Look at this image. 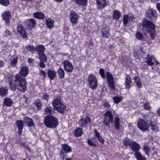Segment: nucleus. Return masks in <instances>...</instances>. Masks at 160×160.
Segmentation results:
<instances>
[{"label":"nucleus","instance_id":"obj_40","mask_svg":"<svg viewBox=\"0 0 160 160\" xmlns=\"http://www.w3.org/2000/svg\"><path fill=\"white\" fill-rule=\"evenodd\" d=\"M36 49V50L38 52V53L44 52L45 50V48L44 46L42 45L37 46Z\"/></svg>","mask_w":160,"mask_h":160},{"label":"nucleus","instance_id":"obj_15","mask_svg":"<svg viewBox=\"0 0 160 160\" xmlns=\"http://www.w3.org/2000/svg\"><path fill=\"white\" fill-rule=\"evenodd\" d=\"M130 148L131 150L135 152H138L140 149L141 147L140 145L135 141H132Z\"/></svg>","mask_w":160,"mask_h":160},{"label":"nucleus","instance_id":"obj_10","mask_svg":"<svg viewBox=\"0 0 160 160\" xmlns=\"http://www.w3.org/2000/svg\"><path fill=\"white\" fill-rule=\"evenodd\" d=\"M64 70L68 72H71L73 69V66L72 63L68 60H64L62 63Z\"/></svg>","mask_w":160,"mask_h":160},{"label":"nucleus","instance_id":"obj_22","mask_svg":"<svg viewBox=\"0 0 160 160\" xmlns=\"http://www.w3.org/2000/svg\"><path fill=\"white\" fill-rule=\"evenodd\" d=\"M109 31V28L107 26L102 29L101 32L102 35L104 38H107L109 37L110 35Z\"/></svg>","mask_w":160,"mask_h":160},{"label":"nucleus","instance_id":"obj_51","mask_svg":"<svg viewBox=\"0 0 160 160\" xmlns=\"http://www.w3.org/2000/svg\"><path fill=\"white\" fill-rule=\"evenodd\" d=\"M12 60L11 63V65L13 67H14L15 66L17 63V59L16 58H14L13 59V58H12Z\"/></svg>","mask_w":160,"mask_h":160},{"label":"nucleus","instance_id":"obj_60","mask_svg":"<svg viewBox=\"0 0 160 160\" xmlns=\"http://www.w3.org/2000/svg\"><path fill=\"white\" fill-rule=\"evenodd\" d=\"M143 119L147 122H148L149 121V119H148L149 117L147 116H144L143 117Z\"/></svg>","mask_w":160,"mask_h":160},{"label":"nucleus","instance_id":"obj_23","mask_svg":"<svg viewBox=\"0 0 160 160\" xmlns=\"http://www.w3.org/2000/svg\"><path fill=\"white\" fill-rule=\"evenodd\" d=\"M23 122L26 126L29 127H31L33 125L32 120L31 118L28 117L25 118Z\"/></svg>","mask_w":160,"mask_h":160},{"label":"nucleus","instance_id":"obj_31","mask_svg":"<svg viewBox=\"0 0 160 160\" xmlns=\"http://www.w3.org/2000/svg\"><path fill=\"white\" fill-rule=\"evenodd\" d=\"M114 125L115 128L117 130L120 128V119L118 117H116L114 120Z\"/></svg>","mask_w":160,"mask_h":160},{"label":"nucleus","instance_id":"obj_64","mask_svg":"<svg viewBox=\"0 0 160 160\" xmlns=\"http://www.w3.org/2000/svg\"><path fill=\"white\" fill-rule=\"evenodd\" d=\"M4 66V63L2 61L0 60V68Z\"/></svg>","mask_w":160,"mask_h":160},{"label":"nucleus","instance_id":"obj_21","mask_svg":"<svg viewBox=\"0 0 160 160\" xmlns=\"http://www.w3.org/2000/svg\"><path fill=\"white\" fill-rule=\"evenodd\" d=\"M44 112L45 115L49 116L52 115L54 113V111L52 107H48L44 110Z\"/></svg>","mask_w":160,"mask_h":160},{"label":"nucleus","instance_id":"obj_32","mask_svg":"<svg viewBox=\"0 0 160 160\" xmlns=\"http://www.w3.org/2000/svg\"><path fill=\"white\" fill-rule=\"evenodd\" d=\"M34 105L37 108V110H40L41 109V108L42 106V104L41 102V101L38 99H37L35 100L34 102Z\"/></svg>","mask_w":160,"mask_h":160},{"label":"nucleus","instance_id":"obj_14","mask_svg":"<svg viewBox=\"0 0 160 160\" xmlns=\"http://www.w3.org/2000/svg\"><path fill=\"white\" fill-rule=\"evenodd\" d=\"M134 19V16L133 15L130 14L124 15L123 21V24L126 25L128 22L133 21Z\"/></svg>","mask_w":160,"mask_h":160},{"label":"nucleus","instance_id":"obj_13","mask_svg":"<svg viewBox=\"0 0 160 160\" xmlns=\"http://www.w3.org/2000/svg\"><path fill=\"white\" fill-rule=\"evenodd\" d=\"M70 17L71 22L75 24L77 22L79 16L75 11H72L70 12Z\"/></svg>","mask_w":160,"mask_h":160},{"label":"nucleus","instance_id":"obj_20","mask_svg":"<svg viewBox=\"0 0 160 160\" xmlns=\"http://www.w3.org/2000/svg\"><path fill=\"white\" fill-rule=\"evenodd\" d=\"M33 16L35 18L39 19H43L45 18V15L41 12H34Z\"/></svg>","mask_w":160,"mask_h":160},{"label":"nucleus","instance_id":"obj_3","mask_svg":"<svg viewBox=\"0 0 160 160\" xmlns=\"http://www.w3.org/2000/svg\"><path fill=\"white\" fill-rule=\"evenodd\" d=\"M9 87L10 89L15 91L16 88L19 90V86H20V74H17L15 78L10 76L8 78Z\"/></svg>","mask_w":160,"mask_h":160},{"label":"nucleus","instance_id":"obj_29","mask_svg":"<svg viewBox=\"0 0 160 160\" xmlns=\"http://www.w3.org/2000/svg\"><path fill=\"white\" fill-rule=\"evenodd\" d=\"M150 126L151 127V129L152 131L156 132L158 131V126L155 122L150 121Z\"/></svg>","mask_w":160,"mask_h":160},{"label":"nucleus","instance_id":"obj_50","mask_svg":"<svg viewBox=\"0 0 160 160\" xmlns=\"http://www.w3.org/2000/svg\"><path fill=\"white\" fill-rule=\"evenodd\" d=\"M88 145H90L92 147H96L97 145L96 143L93 142L90 139H88Z\"/></svg>","mask_w":160,"mask_h":160},{"label":"nucleus","instance_id":"obj_12","mask_svg":"<svg viewBox=\"0 0 160 160\" xmlns=\"http://www.w3.org/2000/svg\"><path fill=\"white\" fill-rule=\"evenodd\" d=\"M2 16L6 24H8L10 22V18L11 17L10 12L9 11L3 12L2 13Z\"/></svg>","mask_w":160,"mask_h":160},{"label":"nucleus","instance_id":"obj_34","mask_svg":"<svg viewBox=\"0 0 160 160\" xmlns=\"http://www.w3.org/2000/svg\"><path fill=\"white\" fill-rule=\"evenodd\" d=\"M62 148H63V150L64 151L66 152L67 153L70 152H71V148L67 144H63L62 145Z\"/></svg>","mask_w":160,"mask_h":160},{"label":"nucleus","instance_id":"obj_6","mask_svg":"<svg viewBox=\"0 0 160 160\" xmlns=\"http://www.w3.org/2000/svg\"><path fill=\"white\" fill-rule=\"evenodd\" d=\"M137 126L139 129L142 132H146L148 130L149 124L147 123L143 119L139 118Z\"/></svg>","mask_w":160,"mask_h":160},{"label":"nucleus","instance_id":"obj_28","mask_svg":"<svg viewBox=\"0 0 160 160\" xmlns=\"http://www.w3.org/2000/svg\"><path fill=\"white\" fill-rule=\"evenodd\" d=\"M3 103L5 106L9 107L12 104L13 101L10 98H7L4 99Z\"/></svg>","mask_w":160,"mask_h":160},{"label":"nucleus","instance_id":"obj_11","mask_svg":"<svg viewBox=\"0 0 160 160\" xmlns=\"http://www.w3.org/2000/svg\"><path fill=\"white\" fill-rule=\"evenodd\" d=\"M106 78L109 83V86L111 89H114V86L113 82V78L111 74L109 72H107L106 73Z\"/></svg>","mask_w":160,"mask_h":160},{"label":"nucleus","instance_id":"obj_45","mask_svg":"<svg viewBox=\"0 0 160 160\" xmlns=\"http://www.w3.org/2000/svg\"><path fill=\"white\" fill-rule=\"evenodd\" d=\"M131 142L132 141H131L128 138H125L123 141V144L126 147H127L128 145L130 147Z\"/></svg>","mask_w":160,"mask_h":160},{"label":"nucleus","instance_id":"obj_2","mask_svg":"<svg viewBox=\"0 0 160 160\" xmlns=\"http://www.w3.org/2000/svg\"><path fill=\"white\" fill-rule=\"evenodd\" d=\"M52 103L55 110L62 114L65 112L66 107L62 101L61 96L60 94H58L55 97Z\"/></svg>","mask_w":160,"mask_h":160},{"label":"nucleus","instance_id":"obj_5","mask_svg":"<svg viewBox=\"0 0 160 160\" xmlns=\"http://www.w3.org/2000/svg\"><path fill=\"white\" fill-rule=\"evenodd\" d=\"M104 118L103 119V125L109 128H110V123L113 122V117L111 111H107L104 114Z\"/></svg>","mask_w":160,"mask_h":160},{"label":"nucleus","instance_id":"obj_7","mask_svg":"<svg viewBox=\"0 0 160 160\" xmlns=\"http://www.w3.org/2000/svg\"><path fill=\"white\" fill-rule=\"evenodd\" d=\"M88 82L90 87L93 89L96 88L98 86V81L95 75L90 74L88 77Z\"/></svg>","mask_w":160,"mask_h":160},{"label":"nucleus","instance_id":"obj_56","mask_svg":"<svg viewBox=\"0 0 160 160\" xmlns=\"http://www.w3.org/2000/svg\"><path fill=\"white\" fill-rule=\"evenodd\" d=\"M94 132L95 134L96 137L98 138L101 136H100V134L96 130H94Z\"/></svg>","mask_w":160,"mask_h":160},{"label":"nucleus","instance_id":"obj_37","mask_svg":"<svg viewBox=\"0 0 160 160\" xmlns=\"http://www.w3.org/2000/svg\"><path fill=\"white\" fill-rule=\"evenodd\" d=\"M134 80L137 87L139 88H141L142 87V85L140 78L139 77L135 76L134 78Z\"/></svg>","mask_w":160,"mask_h":160},{"label":"nucleus","instance_id":"obj_4","mask_svg":"<svg viewBox=\"0 0 160 160\" xmlns=\"http://www.w3.org/2000/svg\"><path fill=\"white\" fill-rule=\"evenodd\" d=\"M44 121L45 126L48 128H56L58 125L57 119L53 116L46 117Z\"/></svg>","mask_w":160,"mask_h":160},{"label":"nucleus","instance_id":"obj_55","mask_svg":"<svg viewBox=\"0 0 160 160\" xmlns=\"http://www.w3.org/2000/svg\"><path fill=\"white\" fill-rule=\"evenodd\" d=\"M103 106L104 108H109L110 107V105L108 102H105L103 104Z\"/></svg>","mask_w":160,"mask_h":160},{"label":"nucleus","instance_id":"obj_1","mask_svg":"<svg viewBox=\"0 0 160 160\" xmlns=\"http://www.w3.org/2000/svg\"><path fill=\"white\" fill-rule=\"evenodd\" d=\"M142 30L144 33L147 32L150 34V37L152 39L156 36L155 31V25L152 22L146 20L142 22Z\"/></svg>","mask_w":160,"mask_h":160},{"label":"nucleus","instance_id":"obj_33","mask_svg":"<svg viewBox=\"0 0 160 160\" xmlns=\"http://www.w3.org/2000/svg\"><path fill=\"white\" fill-rule=\"evenodd\" d=\"M83 133L82 129L80 127L76 128L74 132V134L76 137H78L81 136Z\"/></svg>","mask_w":160,"mask_h":160},{"label":"nucleus","instance_id":"obj_30","mask_svg":"<svg viewBox=\"0 0 160 160\" xmlns=\"http://www.w3.org/2000/svg\"><path fill=\"white\" fill-rule=\"evenodd\" d=\"M134 155L137 160H146V158L143 156L139 152H135Z\"/></svg>","mask_w":160,"mask_h":160},{"label":"nucleus","instance_id":"obj_41","mask_svg":"<svg viewBox=\"0 0 160 160\" xmlns=\"http://www.w3.org/2000/svg\"><path fill=\"white\" fill-rule=\"evenodd\" d=\"M21 35L24 38L28 37L26 31L22 26H21Z\"/></svg>","mask_w":160,"mask_h":160},{"label":"nucleus","instance_id":"obj_26","mask_svg":"<svg viewBox=\"0 0 160 160\" xmlns=\"http://www.w3.org/2000/svg\"><path fill=\"white\" fill-rule=\"evenodd\" d=\"M54 21L50 19H48L46 21V24L49 29H51L54 27Z\"/></svg>","mask_w":160,"mask_h":160},{"label":"nucleus","instance_id":"obj_17","mask_svg":"<svg viewBox=\"0 0 160 160\" xmlns=\"http://www.w3.org/2000/svg\"><path fill=\"white\" fill-rule=\"evenodd\" d=\"M29 72L28 67L26 66H22L21 68V76L26 77L28 75Z\"/></svg>","mask_w":160,"mask_h":160},{"label":"nucleus","instance_id":"obj_54","mask_svg":"<svg viewBox=\"0 0 160 160\" xmlns=\"http://www.w3.org/2000/svg\"><path fill=\"white\" fill-rule=\"evenodd\" d=\"M64 152V150L62 149L60 151V156L62 158H63L65 157Z\"/></svg>","mask_w":160,"mask_h":160},{"label":"nucleus","instance_id":"obj_62","mask_svg":"<svg viewBox=\"0 0 160 160\" xmlns=\"http://www.w3.org/2000/svg\"><path fill=\"white\" fill-rule=\"evenodd\" d=\"M156 6L158 10L160 12V3H156Z\"/></svg>","mask_w":160,"mask_h":160},{"label":"nucleus","instance_id":"obj_36","mask_svg":"<svg viewBox=\"0 0 160 160\" xmlns=\"http://www.w3.org/2000/svg\"><path fill=\"white\" fill-rule=\"evenodd\" d=\"M57 72L60 78L62 79L64 77L65 72L62 68H61L59 69L57 71Z\"/></svg>","mask_w":160,"mask_h":160},{"label":"nucleus","instance_id":"obj_43","mask_svg":"<svg viewBox=\"0 0 160 160\" xmlns=\"http://www.w3.org/2000/svg\"><path fill=\"white\" fill-rule=\"evenodd\" d=\"M113 99L114 103L118 104L121 101L122 97H113Z\"/></svg>","mask_w":160,"mask_h":160},{"label":"nucleus","instance_id":"obj_52","mask_svg":"<svg viewBox=\"0 0 160 160\" xmlns=\"http://www.w3.org/2000/svg\"><path fill=\"white\" fill-rule=\"evenodd\" d=\"M39 74L41 76H43L44 78H45L47 75L46 72L42 70L39 71Z\"/></svg>","mask_w":160,"mask_h":160},{"label":"nucleus","instance_id":"obj_46","mask_svg":"<svg viewBox=\"0 0 160 160\" xmlns=\"http://www.w3.org/2000/svg\"><path fill=\"white\" fill-rule=\"evenodd\" d=\"M0 4L4 6H7L9 4V0H0Z\"/></svg>","mask_w":160,"mask_h":160},{"label":"nucleus","instance_id":"obj_48","mask_svg":"<svg viewBox=\"0 0 160 160\" xmlns=\"http://www.w3.org/2000/svg\"><path fill=\"white\" fill-rule=\"evenodd\" d=\"M99 73L101 77L103 78H105V73L104 70L102 68H101L99 70Z\"/></svg>","mask_w":160,"mask_h":160},{"label":"nucleus","instance_id":"obj_16","mask_svg":"<svg viewBox=\"0 0 160 160\" xmlns=\"http://www.w3.org/2000/svg\"><path fill=\"white\" fill-rule=\"evenodd\" d=\"M27 27L29 29H32L35 26L36 24V20L33 18L29 19L26 20Z\"/></svg>","mask_w":160,"mask_h":160},{"label":"nucleus","instance_id":"obj_44","mask_svg":"<svg viewBox=\"0 0 160 160\" xmlns=\"http://www.w3.org/2000/svg\"><path fill=\"white\" fill-rule=\"evenodd\" d=\"M143 150L146 155L149 156L150 149L148 146H144L143 148Z\"/></svg>","mask_w":160,"mask_h":160},{"label":"nucleus","instance_id":"obj_35","mask_svg":"<svg viewBox=\"0 0 160 160\" xmlns=\"http://www.w3.org/2000/svg\"><path fill=\"white\" fill-rule=\"evenodd\" d=\"M73 1L79 5L85 6L87 4V0H73Z\"/></svg>","mask_w":160,"mask_h":160},{"label":"nucleus","instance_id":"obj_39","mask_svg":"<svg viewBox=\"0 0 160 160\" xmlns=\"http://www.w3.org/2000/svg\"><path fill=\"white\" fill-rule=\"evenodd\" d=\"M97 3L101 7L104 8L106 6L105 0H97Z\"/></svg>","mask_w":160,"mask_h":160},{"label":"nucleus","instance_id":"obj_19","mask_svg":"<svg viewBox=\"0 0 160 160\" xmlns=\"http://www.w3.org/2000/svg\"><path fill=\"white\" fill-rule=\"evenodd\" d=\"M47 73L48 78L51 80H53L57 76L56 72L54 71L48 70Z\"/></svg>","mask_w":160,"mask_h":160},{"label":"nucleus","instance_id":"obj_25","mask_svg":"<svg viewBox=\"0 0 160 160\" xmlns=\"http://www.w3.org/2000/svg\"><path fill=\"white\" fill-rule=\"evenodd\" d=\"M145 59H146L145 62L148 65L152 66L153 64V56H150L148 54Z\"/></svg>","mask_w":160,"mask_h":160},{"label":"nucleus","instance_id":"obj_27","mask_svg":"<svg viewBox=\"0 0 160 160\" xmlns=\"http://www.w3.org/2000/svg\"><path fill=\"white\" fill-rule=\"evenodd\" d=\"M8 88L6 87H2L0 88V95L2 97L7 95L8 92Z\"/></svg>","mask_w":160,"mask_h":160},{"label":"nucleus","instance_id":"obj_24","mask_svg":"<svg viewBox=\"0 0 160 160\" xmlns=\"http://www.w3.org/2000/svg\"><path fill=\"white\" fill-rule=\"evenodd\" d=\"M27 88V83L25 80L21 79V92H24Z\"/></svg>","mask_w":160,"mask_h":160},{"label":"nucleus","instance_id":"obj_9","mask_svg":"<svg viewBox=\"0 0 160 160\" xmlns=\"http://www.w3.org/2000/svg\"><path fill=\"white\" fill-rule=\"evenodd\" d=\"M91 122V118L88 116H87L86 118H81L78 121L79 126L83 128L86 127L87 125Z\"/></svg>","mask_w":160,"mask_h":160},{"label":"nucleus","instance_id":"obj_61","mask_svg":"<svg viewBox=\"0 0 160 160\" xmlns=\"http://www.w3.org/2000/svg\"><path fill=\"white\" fill-rule=\"evenodd\" d=\"M98 140L99 141V142L101 143H103L104 142V139L102 138V137H100L98 138Z\"/></svg>","mask_w":160,"mask_h":160},{"label":"nucleus","instance_id":"obj_63","mask_svg":"<svg viewBox=\"0 0 160 160\" xmlns=\"http://www.w3.org/2000/svg\"><path fill=\"white\" fill-rule=\"evenodd\" d=\"M28 62L29 64H31V63H32L33 61V59L31 58H29L28 59Z\"/></svg>","mask_w":160,"mask_h":160},{"label":"nucleus","instance_id":"obj_18","mask_svg":"<svg viewBox=\"0 0 160 160\" xmlns=\"http://www.w3.org/2000/svg\"><path fill=\"white\" fill-rule=\"evenodd\" d=\"M132 82L131 78L130 75H127L125 78V85L126 88L129 89L131 86Z\"/></svg>","mask_w":160,"mask_h":160},{"label":"nucleus","instance_id":"obj_58","mask_svg":"<svg viewBox=\"0 0 160 160\" xmlns=\"http://www.w3.org/2000/svg\"><path fill=\"white\" fill-rule=\"evenodd\" d=\"M43 99L48 101L49 99V96L47 94H44L43 96Z\"/></svg>","mask_w":160,"mask_h":160},{"label":"nucleus","instance_id":"obj_49","mask_svg":"<svg viewBox=\"0 0 160 160\" xmlns=\"http://www.w3.org/2000/svg\"><path fill=\"white\" fill-rule=\"evenodd\" d=\"M136 38L140 40H142L143 38L142 34L139 32H137L136 34Z\"/></svg>","mask_w":160,"mask_h":160},{"label":"nucleus","instance_id":"obj_47","mask_svg":"<svg viewBox=\"0 0 160 160\" xmlns=\"http://www.w3.org/2000/svg\"><path fill=\"white\" fill-rule=\"evenodd\" d=\"M143 108L147 110H150L151 109L152 107L148 102H146L143 105Z\"/></svg>","mask_w":160,"mask_h":160},{"label":"nucleus","instance_id":"obj_57","mask_svg":"<svg viewBox=\"0 0 160 160\" xmlns=\"http://www.w3.org/2000/svg\"><path fill=\"white\" fill-rule=\"evenodd\" d=\"M39 66L41 68H44L45 67V65L44 63L42 61L39 62Z\"/></svg>","mask_w":160,"mask_h":160},{"label":"nucleus","instance_id":"obj_38","mask_svg":"<svg viewBox=\"0 0 160 160\" xmlns=\"http://www.w3.org/2000/svg\"><path fill=\"white\" fill-rule=\"evenodd\" d=\"M39 59L42 61L47 62V58L44 52L38 53Z\"/></svg>","mask_w":160,"mask_h":160},{"label":"nucleus","instance_id":"obj_59","mask_svg":"<svg viewBox=\"0 0 160 160\" xmlns=\"http://www.w3.org/2000/svg\"><path fill=\"white\" fill-rule=\"evenodd\" d=\"M28 47L31 51H35L36 50V48L33 46H29Z\"/></svg>","mask_w":160,"mask_h":160},{"label":"nucleus","instance_id":"obj_53","mask_svg":"<svg viewBox=\"0 0 160 160\" xmlns=\"http://www.w3.org/2000/svg\"><path fill=\"white\" fill-rule=\"evenodd\" d=\"M16 124L18 128V133L20 135V120H17L16 122Z\"/></svg>","mask_w":160,"mask_h":160},{"label":"nucleus","instance_id":"obj_42","mask_svg":"<svg viewBox=\"0 0 160 160\" xmlns=\"http://www.w3.org/2000/svg\"><path fill=\"white\" fill-rule=\"evenodd\" d=\"M120 16V12L117 10L114 11L113 13V18L116 19H118Z\"/></svg>","mask_w":160,"mask_h":160},{"label":"nucleus","instance_id":"obj_8","mask_svg":"<svg viewBox=\"0 0 160 160\" xmlns=\"http://www.w3.org/2000/svg\"><path fill=\"white\" fill-rule=\"evenodd\" d=\"M145 15L148 18L151 20H155L157 17V14L156 11L152 9L148 10Z\"/></svg>","mask_w":160,"mask_h":160}]
</instances>
